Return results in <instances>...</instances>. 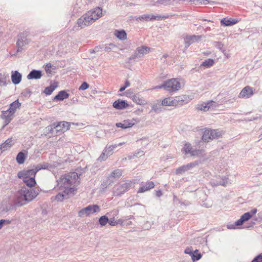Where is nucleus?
<instances>
[{
	"mask_svg": "<svg viewBox=\"0 0 262 262\" xmlns=\"http://www.w3.org/2000/svg\"><path fill=\"white\" fill-rule=\"evenodd\" d=\"M39 188H23L18 192L17 205L23 206L33 200L39 193Z\"/></svg>",
	"mask_w": 262,
	"mask_h": 262,
	"instance_id": "nucleus-1",
	"label": "nucleus"
},
{
	"mask_svg": "<svg viewBox=\"0 0 262 262\" xmlns=\"http://www.w3.org/2000/svg\"><path fill=\"white\" fill-rule=\"evenodd\" d=\"M78 179V176L76 172L66 174L61 176L59 179L57 180V186L66 189L67 188H70L69 186L74 184Z\"/></svg>",
	"mask_w": 262,
	"mask_h": 262,
	"instance_id": "nucleus-2",
	"label": "nucleus"
},
{
	"mask_svg": "<svg viewBox=\"0 0 262 262\" xmlns=\"http://www.w3.org/2000/svg\"><path fill=\"white\" fill-rule=\"evenodd\" d=\"M100 211V207L98 205H91L81 209L78 212V216L79 217L89 216L91 214L99 212Z\"/></svg>",
	"mask_w": 262,
	"mask_h": 262,
	"instance_id": "nucleus-3",
	"label": "nucleus"
},
{
	"mask_svg": "<svg viewBox=\"0 0 262 262\" xmlns=\"http://www.w3.org/2000/svg\"><path fill=\"white\" fill-rule=\"evenodd\" d=\"M166 90L169 92H173L179 90L181 88V84L177 79L172 78L165 81Z\"/></svg>",
	"mask_w": 262,
	"mask_h": 262,
	"instance_id": "nucleus-4",
	"label": "nucleus"
},
{
	"mask_svg": "<svg viewBox=\"0 0 262 262\" xmlns=\"http://www.w3.org/2000/svg\"><path fill=\"white\" fill-rule=\"evenodd\" d=\"M201 163V160H196L194 162L188 163L186 165L180 166L176 169V173L177 175H180L184 173L185 172L192 169L194 167L198 166Z\"/></svg>",
	"mask_w": 262,
	"mask_h": 262,
	"instance_id": "nucleus-5",
	"label": "nucleus"
},
{
	"mask_svg": "<svg viewBox=\"0 0 262 262\" xmlns=\"http://www.w3.org/2000/svg\"><path fill=\"white\" fill-rule=\"evenodd\" d=\"M150 50V48L145 46H142L141 47H138L136 49L134 53L129 58V60L135 59L137 58L141 57L145 54L148 53Z\"/></svg>",
	"mask_w": 262,
	"mask_h": 262,
	"instance_id": "nucleus-6",
	"label": "nucleus"
},
{
	"mask_svg": "<svg viewBox=\"0 0 262 262\" xmlns=\"http://www.w3.org/2000/svg\"><path fill=\"white\" fill-rule=\"evenodd\" d=\"M74 191V188H67L62 192H59L55 196L52 197V199L54 198V200L57 201H62L64 199H68L70 194H73Z\"/></svg>",
	"mask_w": 262,
	"mask_h": 262,
	"instance_id": "nucleus-7",
	"label": "nucleus"
},
{
	"mask_svg": "<svg viewBox=\"0 0 262 262\" xmlns=\"http://www.w3.org/2000/svg\"><path fill=\"white\" fill-rule=\"evenodd\" d=\"M54 124L57 136L68 130L70 126V123L66 121L54 122Z\"/></svg>",
	"mask_w": 262,
	"mask_h": 262,
	"instance_id": "nucleus-8",
	"label": "nucleus"
},
{
	"mask_svg": "<svg viewBox=\"0 0 262 262\" xmlns=\"http://www.w3.org/2000/svg\"><path fill=\"white\" fill-rule=\"evenodd\" d=\"M18 39L16 42L17 47V51L21 52L23 50V47L29 43V40L27 38V35L24 33H20L17 36Z\"/></svg>",
	"mask_w": 262,
	"mask_h": 262,
	"instance_id": "nucleus-9",
	"label": "nucleus"
},
{
	"mask_svg": "<svg viewBox=\"0 0 262 262\" xmlns=\"http://www.w3.org/2000/svg\"><path fill=\"white\" fill-rule=\"evenodd\" d=\"M93 23V18L90 17L89 14L87 13L83 15L77 20V24L79 27L84 28L88 26Z\"/></svg>",
	"mask_w": 262,
	"mask_h": 262,
	"instance_id": "nucleus-10",
	"label": "nucleus"
},
{
	"mask_svg": "<svg viewBox=\"0 0 262 262\" xmlns=\"http://www.w3.org/2000/svg\"><path fill=\"white\" fill-rule=\"evenodd\" d=\"M1 117L4 120V125L3 128L7 125L14 118V114L10 113L8 110L2 111Z\"/></svg>",
	"mask_w": 262,
	"mask_h": 262,
	"instance_id": "nucleus-11",
	"label": "nucleus"
},
{
	"mask_svg": "<svg viewBox=\"0 0 262 262\" xmlns=\"http://www.w3.org/2000/svg\"><path fill=\"white\" fill-rule=\"evenodd\" d=\"M253 95V89L250 86H246L242 90L238 97L239 98L247 99L251 97Z\"/></svg>",
	"mask_w": 262,
	"mask_h": 262,
	"instance_id": "nucleus-12",
	"label": "nucleus"
},
{
	"mask_svg": "<svg viewBox=\"0 0 262 262\" xmlns=\"http://www.w3.org/2000/svg\"><path fill=\"white\" fill-rule=\"evenodd\" d=\"M201 38V36H196L194 35L186 36L184 38L185 48H187L192 43L199 41Z\"/></svg>",
	"mask_w": 262,
	"mask_h": 262,
	"instance_id": "nucleus-13",
	"label": "nucleus"
},
{
	"mask_svg": "<svg viewBox=\"0 0 262 262\" xmlns=\"http://www.w3.org/2000/svg\"><path fill=\"white\" fill-rule=\"evenodd\" d=\"M36 173L33 169L27 170L20 171L18 173L17 176L19 178H35Z\"/></svg>",
	"mask_w": 262,
	"mask_h": 262,
	"instance_id": "nucleus-14",
	"label": "nucleus"
},
{
	"mask_svg": "<svg viewBox=\"0 0 262 262\" xmlns=\"http://www.w3.org/2000/svg\"><path fill=\"white\" fill-rule=\"evenodd\" d=\"M155 187V183L152 181L147 182L145 183H142L141 186L140 187L138 193H143L148 191Z\"/></svg>",
	"mask_w": 262,
	"mask_h": 262,
	"instance_id": "nucleus-15",
	"label": "nucleus"
},
{
	"mask_svg": "<svg viewBox=\"0 0 262 262\" xmlns=\"http://www.w3.org/2000/svg\"><path fill=\"white\" fill-rule=\"evenodd\" d=\"M130 184L125 183L120 186L114 192V194L117 196H121L125 191H126L130 187Z\"/></svg>",
	"mask_w": 262,
	"mask_h": 262,
	"instance_id": "nucleus-16",
	"label": "nucleus"
},
{
	"mask_svg": "<svg viewBox=\"0 0 262 262\" xmlns=\"http://www.w3.org/2000/svg\"><path fill=\"white\" fill-rule=\"evenodd\" d=\"M129 104L125 100L118 99L114 102L113 106L117 110H123L127 108Z\"/></svg>",
	"mask_w": 262,
	"mask_h": 262,
	"instance_id": "nucleus-17",
	"label": "nucleus"
},
{
	"mask_svg": "<svg viewBox=\"0 0 262 262\" xmlns=\"http://www.w3.org/2000/svg\"><path fill=\"white\" fill-rule=\"evenodd\" d=\"M42 71L37 70H32L27 75V78L29 80L35 79L38 80L41 78L42 76Z\"/></svg>",
	"mask_w": 262,
	"mask_h": 262,
	"instance_id": "nucleus-18",
	"label": "nucleus"
},
{
	"mask_svg": "<svg viewBox=\"0 0 262 262\" xmlns=\"http://www.w3.org/2000/svg\"><path fill=\"white\" fill-rule=\"evenodd\" d=\"M90 17L93 18V21L94 22L96 20L100 18L102 15V9L99 7L95 9L93 11H90L88 12Z\"/></svg>",
	"mask_w": 262,
	"mask_h": 262,
	"instance_id": "nucleus-19",
	"label": "nucleus"
},
{
	"mask_svg": "<svg viewBox=\"0 0 262 262\" xmlns=\"http://www.w3.org/2000/svg\"><path fill=\"white\" fill-rule=\"evenodd\" d=\"M44 134L45 136L49 137H51L52 136H57L54 123L47 126L44 129Z\"/></svg>",
	"mask_w": 262,
	"mask_h": 262,
	"instance_id": "nucleus-20",
	"label": "nucleus"
},
{
	"mask_svg": "<svg viewBox=\"0 0 262 262\" xmlns=\"http://www.w3.org/2000/svg\"><path fill=\"white\" fill-rule=\"evenodd\" d=\"M11 73V80L12 83L15 85L19 84L21 80V74L17 71H12Z\"/></svg>",
	"mask_w": 262,
	"mask_h": 262,
	"instance_id": "nucleus-21",
	"label": "nucleus"
},
{
	"mask_svg": "<svg viewBox=\"0 0 262 262\" xmlns=\"http://www.w3.org/2000/svg\"><path fill=\"white\" fill-rule=\"evenodd\" d=\"M162 104L160 100H157L155 102L151 104V111L154 112L156 113H160L163 111L162 107Z\"/></svg>",
	"mask_w": 262,
	"mask_h": 262,
	"instance_id": "nucleus-22",
	"label": "nucleus"
},
{
	"mask_svg": "<svg viewBox=\"0 0 262 262\" xmlns=\"http://www.w3.org/2000/svg\"><path fill=\"white\" fill-rule=\"evenodd\" d=\"M13 143H12V140L11 138H9L5 141V142L0 145V155L4 151L7 150L10 148Z\"/></svg>",
	"mask_w": 262,
	"mask_h": 262,
	"instance_id": "nucleus-23",
	"label": "nucleus"
},
{
	"mask_svg": "<svg viewBox=\"0 0 262 262\" xmlns=\"http://www.w3.org/2000/svg\"><path fill=\"white\" fill-rule=\"evenodd\" d=\"M122 175V171L117 169L114 170L108 177V180L110 181L109 184L113 182V179L119 178Z\"/></svg>",
	"mask_w": 262,
	"mask_h": 262,
	"instance_id": "nucleus-24",
	"label": "nucleus"
},
{
	"mask_svg": "<svg viewBox=\"0 0 262 262\" xmlns=\"http://www.w3.org/2000/svg\"><path fill=\"white\" fill-rule=\"evenodd\" d=\"M69 97V94L65 90H62L58 92L54 98V100L62 101Z\"/></svg>",
	"mask_w": 262,
	"mask_h": 262,
	"instance_id": "nucleus-25",
	"label": "nucleus"
},
{
	"mask_svg": "<svg viewBox=\"0 0 262 262\" xmlns=\"http://www.w3.org/2000/svg\"><path fill=\"white\" fill-rule=\"evenodd\" d=\"M103 48H104V49L105 51L109 52L115 48H116V46L114 43H111L108 44L107 46L102 45V46L96 47L95 48L94 50H93V52H98L99 51V48L102 49Z\"/></svg>",
	"mask_w": 262,
	"mask_h": 262,
	"instance_id": "nucleus-26",
	"label": "nucleus"
},
{
	"mask_svg": "<svg viewBox=\"0 0 262 262\" xmlns=\"http://www.w3.org/2000/svg\"><path fill=\"white\" fill-rule=\"evenodd\" d=\"M58 86V83L56 82H54L52 83H51L50 85L45 88L43 92L48 95H51L52 92L55 90V89Z\"/></svg>",
	"mask_w": 262,
	"mask_h": 262,
	"instance_id": "nucleus-27",
	"label": "nucleus"
},
{
	"mask_svg": "<svg viewBox=\"0 0 262 262\" xmlns=\"http://www.w3.org/2000/svg\"><path fill=\"white\" fill-rule=\"evenodd\" d=\"M20 106L21 103L19 102L18 100H16L10 104L8 110L10 112V113L14 114L16 109L19 108Z\"/></svg>",
	"mask_w": 262,
	"mask_h": 262,
	"instance_id": "nucleus-28",
	"label": "nucleus"
},
{
	"mask_svg": "<svg viewBox=\"0 0 262 262\" xmlns=\"http://www.w3.org/2000/svg\"><path fill=\"white\" fill-rule=\"evenodd\" d=\"M161 102L163 106H176V103H174L175 102L172 97L166 98L164 99Z\"/></svg>",
	"mask_w": 262,
	"mask_h": 262,
	"instance_id": "nucleus-29",
	"label": "nucleus"
},
{
	"mask_svg": "<svg viewBox=\"0 0 262 262\" xmlns=\"http://www.w3.org/2000/svg\"><path fill=\"white\" fill-rule=\"evenodd\" d=\"M186 98L185 96H178L176 97V98H173V100H174V102L176 103V106L178 105H183L187 103V101L186 100H185Z\"/></svg>",
	"mask_w": 262,
	"mask_h": 262,
	"instance_id": "nucleus-30",
	"label": "nucleus"
},
{
	"mask_svg": "<svg viewBox=\"0 0 262 262\" xmlns=\"http://www.w3.org/2000/svg\"><path fill=\"white\" fill-rule=\"evenodd\" d=\"M24 183L29 187L34 186L36 184L35 178H23Z\"/></svg>",
	"mask_w": 262,
	"mask_h": 262,
	"instance_id": "nucleus-31",
	"label": "nucleus"
},
{
	"mask_svg": "<svg viewBox=\"0 0 262 262\" xmlns=\"http://www.w3.org/2000/svg\"><path fill=\"white\" fill-rule=\"evenodd\" d=\"M237 20L233 19H226V18H223L221 21V24L223 26H232L233 25L237 23Z\"/></svg>",
	"mask_w": 262,
	"mask_h": 262,
	"instance_id": "nucleus-32",
	"label": "nucleus"
},
{
	"mask_svg": "<svg viewBox=\"0 0 262 262\" xmlns=\"http://www.w3.org/2000/svg\"><path fill=\"white\" fill-rule=\"evenodd\" d=\"M212 138L210 129H206L202 136V140L205 142H208Z\"/></svg>",
	"mask_w": 262,
	"mask_h": 262,
	"instance_id": "nucleus-33",
	"label": "nucleus"
},
{
	"mask_svg": "<svg viewBox=\"0 0 262 262\" xmlns=\"http://www.w3.org/2000/svg\"><path fill=\"white\" fill-rule=\"evenodd\" d=\"M212 100L208 101L207 102H204L201 105L200 107H199V109L202 111H206L209 110L213 103H214Z\"/></svg>",
	"mask_w": 262,
	"mask_h": 262,
	"instance_id": "nucleus-34",
	"label": "nucleus"
},
{
	"mask_svg": "<svg viewBox=\"0 0 262 262\" xmlns=\"http://www.w3.org/2000/svg\"><path fill=\"white\" fill-rule=\"evenodd\" d=\"M25 159H26L25 154L24 152H23V151H20V152H18V154H17V155L16 156V158L17 162L19 164H22L25 162Z\"/></svg>",
	"mask_w": 262,
	"mask_h": 262,
	"instance_id": "nucleus-35",
	"label": "nucleus"
},
{
	"mask_svg": "<svg viewBox=\"0 0 262 262\" xmlns=\"http://www.w3.org/2000/svg\"><path fill=\"white\" fill-rule=\"evenodd\" d=\"M111 213H113V214L112 215L113 216H112V217H110V218L109 219V222H108V223H109V224L111 226H116L117 222H116V220H115V216H116L117 215H118V211H114L112 212H111V213H108V214L110 215V216H111Z\"/></svg>",
	"mask_w": 262,
	"mask_h": 262,
	"instance_id": "nucleus-36",
	"label": "nucleus"
},
{
	"mask_svg": "<svg viewBox=\"0 0 262 262\" xmlns=\"http://www.w3.org/2000/svg\"><path fill=\"white\" fill-rule=\"evenodd\" d=\"M116 37L121 39L124 40L126 38L127 34L125 31L123 30H117L116 31V33H115Z\"/></svg>",
	"mask_w": 262,
	"mask_h": 262,
	"instance_id": "nucleus-37",
	"label": "nucleus"
},
{
	"mask_svg": "<svg viewBox=\"0 0 262 262\" xmlns=\"http://www.w3.org/2000/svg\"><path fill=\"white\" fill-rule=\"evenodd\" d=\"M245 222L241 217L239 220H237L234 224L228 225L227 228L228 229H235L237 226L243 225Z\"/></svg>",
	"mask_w": 262,
	"mask_h": 262,
	"instance_id": "nucleus-38",
	"label": "nucleus"
},
{
	"mask_svg": "<svg viewBox=\"0 0 262 262\" xmlns=\"http://www.w3.org/2000/svg\"><path fill=\"white\" fill-rule=\"evenodd\" d=\"M117 147L118 145L117 144L111 145H107L104 148L105 152L107 153V155L111 156L112 155L114 149Z\"/></svg>",
	"mask_w": 262,
	"mask_h": 262,
	"instance_id": "nucleus-39",
	"label": "nucleus"
},
{
	"mask_svg": "<svg viewBox=\"0 0 262 262\" xmlns=\"http://www.w3.org/2000/svg\"><path fill=\"white\" fill-rule=\"evenodd\" d=\"M210 130L212 139L218 138L222 135V132L218 129H210Z\"/></svg>",
	"mask_w": 262,
	"mask_h": 262,
	"instance_id": "nucleus-40",
	"label": "nucleus"
},
{
	"mask_svg": "<svg viewBox=\"0 0 262 262\" xmlns=\"http://www.w3.org/2000/svg\"><path fill=\"white\" fill-rule=\"evenodd\" d=\"M202 255L200 253L198 252V250H195L194 251V253L192 254V255L191 256V259L193 261H195L196 260H199L201 258Z\"/></svg>",
	"mask_w": 262,
	"mask_h": 262,
	"instance_id": "nucleus-41",
	"label": "nucleus"
},
{
	"mask_svg": "<svg viewBox=\"0 0 262 262\" xmlns=\"http://www.w3.org/2000/svg\"><path fill=\"white\" fill-rule=\"evenodd\" d=\"M108 222H109V219L106 215H103L99 219V223L102 226H105Z\"/></svg>",
	"mask_w": 262,
	"mask_h": 262,
	"instance_id": "nucleus-42",
	"label": "nucleus"
},
{
	"mask_svg": "<svg viewBox=\"0 0 262 262\" xmlns=\"http://www.w3.org/2000/svg\"><path fill=\"white\" fill-rule=\"evenodd\" d=\"M214 63V60L212 59H208L205 60L201 64L202 66L209 68L212 66Z\"/></svg>",
	"mask_w": 262,
	"mask_h": 262,
	"instance_id": "nucleus-43",
	"label": "nucleus"
},
{
	"mask_svg": "<svg viewBox=\"0 0 262 262\" xmlns=\"http://www.w3.org/2000/svg\"><path fill=\"white\" fill-rule=\"evenodd\" d=\"M7 76L5 74H2L0 73V85L1 86H6L7 84Z\"/></svg>",
	"mask_w": 262,
	"mask_h": 262,
	"instance_id": "nucleus-44",
	"label": "nucleus"
},
{
	"mask_svg": "<svg viewBox=\"0 0 262 262\" xmlns=\"http://www.w3.org/2000/svg\"><path fill=\"white\" fill-rule=\"evenodd\" d=\"M135 124V123L131 120H124L123 122V126H124V128H127L132 127Z\"/></svg>",
	"mask_w": 262,
	"mask_h": 262,
	"instance_id": "nucleus-45",
	"label": "nucleus"
},
{
	"mask_svg": "<svg viewBox=\"0 0 262 262\" xmlns=\"http://www.w3.org/2000/svg\"><path fill=\"white\" fill-rule=\"evenodd\" d=\"M204 151L200 149H192L190 154L191 156L200 157L203 155Z\"/></svg>",
	"mask_w": 262,
	"mask_h": 262,
	"instance_id": "nucleus-46",
	"label": "nucleus"
},
{
	"mask_svg": "<svg viewBox=\"0 0 262 262\" xmlns=\"http://www.w3.org/2000/svg\"><path fill=\"white\" fill-rule=\"evenodd\" d=\"M183 150L185 154H190L192 150L191 145L189 143H186L183 147Z\"/></svg>",
	"mask_w": 262,
	"mask_h": 262,
	"instance_id": "nucleus-47",
	"label": "nucleus"
},
{
	"mask_svg": "<svg viewBox=\"0 0 262 262\" xmlns=\"http://www.w3.org/2000/svg\"><path fill=\"white\" fill-rule=\"evenodd\" d=\"M191 2L195 5H207L210 3L209 0H191Z\"/></svg>",
	"mask_w": 262,
	"mask_h": 262,
	"instance_id": "nucleus-48",
	"label": "nucleus"
},
{
	"mask_svg": "<svg viewBox=\"0 0 262 262\" xmlns=\"http://www.w3.org/2000/svg\"><path fill=\"white\" fill-rule=\"evenodd\" d=\"M132 100L134 102L138 104L141 105L144 104V100L140 99L137 95H134L132 97Z\"/></svg>",
	"mask_w": 262,
	"mask_h": 262,
	"instance_id": "nucleus-49",
	"label": "nucleus"
},
{
	"mask_svg": "<svg viewBox=\"0 0 262 262\" xmlns=\"http://www.w3.org/2000/svg\"><path fill=\"white\" fill-rule=\"evenodd\" d=\"M110 156L109 155H107V153L105 152V150L104 149L101 155L99 156V157L98 158V161H103L105 160L108 157Z\"/></svg>",
	"mask_w": 262,
	"mask_h": 262,
	"instance_id": "nucleus-50",
	"label": "nucleus"
},
{
	"mask_svg": "<svg viewBox=\"0 0 262 262\" xmlns=\"http://www.w3.org/2000/svg\"><path fill=\"white\" fill-rule=\"evenodd\" d=\"M174 0H157V3L164 5H171Z\"/></svg>",
	"mask_w": 262,
	"mask_h": 262,
	"instance_id": "nucleus-51",
	"label": "nucleus"
},
{
	"mask_svg": "<svg viewBox=\"0 0 262 262\" xmlns=\"http://www.w3.org/2000/svg\"><path fill=\"white\" fill-rule=\"evenodd\" d=\"M241 217L242 220L245 222L248 221L251 218V214L249 213V212H246L243 214Z\"/></svg>",
	"mask_w": 262,
	"mask_h": 262,
	"instance_id": "nucleus-52",
	"label": "nucleus"
},
{
	"mask_svg": "<svg viewBox=\"0 0 262 262\" xmlns=\"http://www.w3.org/2000/svg\"><path fill=\"white\" fill-rule=\"evenodd\" d=\"M52 67V65L50 63H48L46 65L45 69L47 74H51L52 73V71L51 70Z\"/></svg>",
	"mask_w": 262,
	"mask_h": 262,
	"instance_id": "nucleus-53",
	"label": "nucleus"
},
{
	"mask_svg": "<svg viewBox=\"0 0 262 262\" xmlns=\"http://www.w3.org/2000/svg\"><path fill=\"white\" fill-rule=\"evenodd\" d=\"M129 85H130L129 81L128 80H126L125 82L124 85L120 88L119 92H123V91H124L125 90L126 88L128 87Z\"/></svg>",
	"mask_w": 262,
	"mask_h": 262,
	"instance_id": "nucleus-54",
	"label": "nucleus"
},
{
	"mask_svg": "<svg viewBox=\"0 0 262 262\" xmlns=\"http://www.w3.org/2000/svg\"><path fill=\"white\" fill-rule=\"evenodd\" d=\"M138 19H139L140 20H144L146 21H149L150 18H149V14H144L142 16H139Z\"/></svg>",
	"mask_w": 262,
	"mask_h": 262,
	"instance_id": "nucleus-55",
	"label": "nucleus"
},
{
	"mask_svg": "<svg viewBox=\"0 0 262 262\" xmlns=\"http://www.w3.org/2000/svg\"><path fill=\"white\" fill-rule=\"evenodd\" d=\"M215 47L222 52H224V50L223 49V44L221 42H215Z\"/></svg>",
	"mask_w": 262,
	"mask_h": 262,
	"instance_id": "nucleus-56",
	"label": "nucleus"
},
{
	"mask_svg": "<svg viewBox=\"0 0 262 262\" xmlns=\"http://www.w3.org/2000/svg\"><path fill=\"white\" fill-rule=\"evenodd\" d=\"M89 87V84L86 82H83L81 85L80 86V87L79 88V90H86L87 89H88Z\"/></svg>",
	"mask_w": 262,
	"mask_h": 262,
	"instance_id": "nucleus-57",
	"label": "nucleus"
},
{
	"mask_svg": "<svg viewBox=\"0 0 262 262\" xmlns=\"http://www.w3.org/2000/svg\"><path fill=\"white\" fill-rule=\"evenodd\" d=\"M227 183V178L224 177L222 181H219V183L215 184V185H220L223 186H226Z\"/></svg>",
	"mask_w": 262,
	"mask_h": 262,
	"instance_id": "nucleus-58",
	"label": "nucleus"
},
{
	"mask_svg": "<svg viewBox=\"0 0 262 262\" xmlns=\"http://www.w3.org/2000/svg\"><path fill=\"white\" fill-rule=\"evenodd\" d=\"M251 262H262V254H260L255 256Z\"/></svg>",
	"mask_w": 262,
	"mask_h": 262,
	"instance_id": "nucleus-59",
	"label": "nucleus"
},
{
	"mask_svg": "<svg viewBox=\"0 0 262 262\" xmlns=\"http://www.w3.org/2000/svg\"><path fill=\"white\" fill-rule=\"evenodd\" d=\"M10 221L7 220H0V229L3 227L4 224H9L10 223Z\"/></svg>",
	"mask_w": 262,
	"mask_h": 262,
	"instance_id": "nucleus-60",
	"label": "nucleus"
},
{
	"mask_svg": "<svg viewBox=\"0 0 262 262\" xmlns=\"http://www.w3.org/2000/svg\"><path fill=\"white\" fill-rule=\"evenodd\" d=\"M32 169L34 170V172L35 173H36V172L37 171H38L39 170L42 169V166H41L40 164H37L36 165L33 166V167Z\"/></svg>",
	"mask_w": 262,
	"mask_h": 262,
	"instance_id": "nucleus-61",
	"label": "nucleus"
},
{
	"mask_svg": "<svg viewBox=\"0 0 262 262\" xmlns=\"http://www.w3.org/2000/svg\"><path fill=\"white\" fill-rule=\"evenodd\" d=\"M194 251L193 250L191 247H188L185 250L184 252L185 253L189 254L190 256H191L192 254L194 253Z\"/></svg>",
	"mask_w": 262,
	"mask_h": 262,
	"instance_id": "nucleus-62",
	"label": "nucleus"
},
{
	"mask_svg": "<svg viewBox=\"0 0 262 262\" xmlns=\"http://www.w3.org/2000/svg\"><path fill=\"white\" fill-rule=\"evenodd\" d=\"M40 165L42 166V169H48L52 167V166L48 163H43L41 164H40Z\"/></svg>",
	"mask_w": 262,
	"mask_h": 262,
	"instance_id": "nucleus-63",
	"label": "nucleus"
},
{
	"mask_svg": "<svg viewBox=\"0 0 262 262\" xmlns=\"http://www.w3.org/2000/svg\"><path fill=\"white\" fill-rule=\"evenodd\" d=\"M173 16H174V14H166V15H162V18L163 19H165L166 18H169V17H173Z\"/></svg>",
	"mask_w": 262,
	"mask_h": 262,
	"instance_id": "nucleus-64",
	"label": "nucleus"
}]
</instances>
